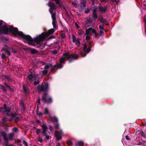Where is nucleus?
I'll list each match as a JSON object with an SVG mask.
<instances>
[{
  "instance_id": "c03bdc74",
  "label": "nucleus",
  "mask_w": 146,
  "mask_h": 146,
  "mask_svg": "<svg viewBox=\"0 0 146 146\" xmlns=\"http://www.w3.org/2000/svg\"><path fill=\"white\" fill-rule=\"evenodd\" d=\"M84 32L82 31H79L78 33V35L80 36L84 34Z\"/></svg>"
},
{
  "instance_id": "49530a36",
  "label": "nucleus",
  "mask_w": 146,
  "mask_h": 146,
  "mask_svg": "<svg viewBox=\"0 0 146 146\" xmlns=\"http://www.w3.org/2000/svg\"><path fill=\"white\" fill-rule=\"evenodd\" d=\"M10 90V91L11 92H13L14 91V90L13 87H11L10 86L8 88Z\"/></svg>"
},
{
  "instance_id": "ea45409f",
  "label": "nucleus",
  "mask_w": 146,
  "mask_h": 146,
  "mask_svg": "<svg viewBox=\"0 0 146 146\" xmlns=\"http://www.w3.org/2000/svg\"><path fill=\"white\" fill-rule=\"evenodd\" d=\"M18 115V114L16 113H14L11 114V116L12 118H13Z\"/></svg>"
},
{
  "instance_id": "8fccbe9b",
  "label": "nucleus",
  "mask_w": 146,
  "mask_h": 146,
  "mask_svg": "<svg viewBox=\"0 0 146 146\" xmlns=\"http://www.w3.org/2000/svg\"><path fill=\"white\" fill-rule=\"evenodd\" d=\"M143 19L144 21V23L145 25H146V16H144L143 17Z\"/></svg>"
},
{
  "instance_id": "6e6d98bb",
  "label": "nucleus",
  "mask_w": 146,
  "mask_h": 146,
  "mask_svg": "<svg viewBox=\"0 0 146 146\" xmlns=\"http://www.w3.org/2000/svg\"><path fill=\"white\" fill-rule=\"evenodd\" d=\"M55 38V37L54 36H50V37H49L48 38V40H50V39H52V38Z\"/></svg>"
},
{
  "instance_id": "4d7b16f0",
  "label": "nucleus",
  "mask_w": 146,
  "mask_h": 146,
  "mask_svg": "<svg viewBox=\"0 0 146 146\" xmlns=\"http://www.w3.org/2000/svg\"><path fill=\"white\" fill-rule=\"evenodd\" d=\"M90 38L89 35H88L86 36V40H90Z\"/></svg>"
},
{
  "instance_id": "de8ad7c7",
  "label": "nucleus",
  "mask_w": 146,
  "mask_h": 146,
  "mask_svg": "<svg viewBox=\"0 0 146 146\" xmlns=\"http://www.w3.org/2000/svg\"><path fill=\"white\" fill-rule=\"evenodd\" d=\"M104 31L103 30H100V36H102L104 34Z\"/></svg>"
},
{
  "instance_id": "69168bd1",
  "label": "nucleus",
  "mask_w": 146,
  "mask_h": 146,
  "mask_svg": "<svg viewBox=\"0 0 146 146\" xmlns=\"http://www.w3.org/2000/svg\"><path fill=\"white\" fill-rule=\"evenodd\" d=\"M54 1H55L56 3L57 4H59L60 3V0H54Z\"/></svg>"
},
{
  "instance_id": "f03ea898",
  "label": "nucleus",
  "mask_w": 146,
  "mask_h": 146,
  "mask_svg": "<svg viewBox=\"0 0 146 146\" xmlns=\"http://www.w3.org/2000/svg\"><path fill=\"white\" fill-rule=\"evenodd\" d=\"M55 31V30L54 29H51L45 33H42L41 34L36 36L35 40L38 42L43 41L47 37L52 34Z\"/></svg>"
},
{
  "instance_id": "f3484780",
  "label": "nucleus",
  "mask_w": 146,
  "mask_h": 146,
  "mask_svg": "<svg viewBox=\"0 0 146 146\" xmlns=\"http://www.w3.org/2000/svg\"><path fill=\"white\" fill-rule=\"evenodd\" d=\"M48 5L49 7H52V9L54 10L56 9V6L54 3H52L51 2H49L48 3Z\"/></svg>"
},
{
  "instance_id": "7c9ffc66",
  "label": "nucleus",
  "mask_w": 146,
  "mask_h": 146,
  "mask_svg": "<svg viewBox=\"0 0 146 146\" xmlns=\"http://www.w3.org/2000/svg\"><path fill=\"white\" fill-rule=\"evenodd\" d=\"M44 113L46 115L49 114V112L48 110V109L47 108H45L44 111Z\"/></svg>"
},
{
  "instance_id": "603ef678",
  "label": "nucleus",
  "mask_w": 146,
  "mask_h": 146,
  "mask_svg": "<svg viewBox=\"0 0 146 146\" xmlns=\"http://www.w3.org/2000/svg\"><path fill=\"white\" fill-rule=\"evenodd\" d=\"M90 9L89 8H87L86 10H85L84 12L85 13H88L90 12Z\"/></svg>"
},
{
  "instance_id": "c85d7f7f",
  "label": "nucleus",
  "mask_w": 146,
  "mask_h": 146,
  "mask_svg": "<svg viewBox=\"0 0 146 146\" xmlns=\"http://www.w3.org/2000/svg\"><path fill=\"white\" fill-rule=\"evenodd\" d=\"M56 124L54 125V127L56 130L58 129H59V125L58 122L56 123Z\"/></svg>"
},
{
  "instance_id": "aec40b11",
  "label": "nucleus",
  "mask_w": 146,
  "mask_h": 146,
  "mask_svg": "<svg viewBox=\"0 0 146 146\" xmlns=\"http://www.w3.org/2000/svg\"><path fill=\"white\" fill-rule=\"evenodd\" d=\"M76 146H84V143L82 141H78L76 143Z\"/></svg>"
},
{
  "instance_id": "c9c22d12",
  "label": "nucleus",
  "mask_w": 146,
  "mask_h": 146,
  "mask_svg": "<svg viewBox=\"0 0 146 146\" xmlns=\"http://www.w3.org/2000/svg\"><path fill=\"white\" fill-rule=\"evenodd\" d=\"M72 41L74 42H76V38L75 36L74 35H73L72 36Z\"/></svg>"
},
{
  "instance_id": "2eb2a0df",
  "label": "nucleus",
  "mask_w": 146,
  "mask_h": 146,
  "mask_svg": "<svg viewBox=\"0 0 146 146\" xmlns=\"http://www.w3.org/2000/svg\"><path fill=\"white\" fill-rule=\"evenodd\" d=\"M99 10L101 13H105L107 10V7L105 6L103 7L102 6L100 5L98 7Z\"/></svg>"
},
{
  "instance_id": "bf43d9fd",
  "label": "nucleus",
  "mask_w": 146,
  "mask_h": 146,
  "mask_svg": "<svg viewBox=\"0 0 146 146\" xmlns=\"http://www.w3.org/2000/svg\"><path fill=\"white\" fill-rule=\"evenodd\" d=\"M99 28L100 29H101V30H104V29L103 27V26H102V25H100L99 27Z\"/></svg>"
},
{
  "instance_id": "7ed1b4c3",
  "label": "nucleus",
  "mask_w": 146,
  "mask_h": 146,
  "mask_svg": "<svg viewBox=\"0 0 146 146\" xmlns=\"http://www.w3.org/2000/svg\"><path fill=\"white\" fill-rule=\"evenodd\" d=\"M19 36L23 39L26 40L28 41V43L30 45L33 46H35V44L33 42L39 43L40 42L36 41L35 40L36 37L34 39H33L31 36L29 35H25L24 34L23 32H20L19 34Z\"/></svg>"
},
{
  "instance_id": "37998d69",
  "label": "nucleus",
  "mask_w": 146,
  "mask_h": 146,
  "mask_svg": "<svg viewBox=\"0 0 146 146\" xmlns=\"http://www.w3.org/2000/svg\"><path fill=\"white\" fill-rule=\"evenodd\" d=\"M19 120V117H16L14 120L15 122H18Z\"/></svg>"
},
{
  "instance_id": "0eeeda50",
  "label": "nucleus",
  "mask_w": 146,
  "mask_h": 146,
  "mask_svg": "<svg viewBox=\"0 0 146 146\" xmlns=\"http://www.w3.org/2000/svg\"><path fill=\"white\" fill-rule=\"evenodd\" d=\"M9 31L15 36L17 35L19 36V33L20 32H22V31H19L17 28L14 27L12 25H11L9 27Z\"/></svg>"
},
{
  "instance_id": "4c0bfd02",
  "label": "nucleus",
  "mask_w": 146,
  "mask_h": 146,
  "mask_svg": "<svg viewBox=\"0 0 146 146\" xmlns=\"http://www.w3.org/2000/svg\"><path fill=\"white\" fill-rule=\"evenodd\" d=\"M61 37L62 38H64L66 37V36L65 33H62L60 35Z\"/></svg>"
},
{
  "instance_id": "79ce46f5",
  "label": "nucleus",
  "mask_w": 146,
  "mask_h": 146,
  "mask_svg": "<svg viewBox=\"0 0 146 146\" xmlns=\"http://www.w3.org/2000/svg\"><path fill=\"white\" fill-rule=\"evenodd\" d=\"M80 39L78 38L76 40V41L77 42V45L79 46L80 45Z\"/></svg>"
},
{
  "instance_id": "412c9836",
  "label": "nucleus",
  "mask_w": 146,
  "mask_h": 146,
  "mask_svg": "<svg viewBox=\"0 0 146 146\" xmlns=\"http://www.w3.org/2000/svg\"><path fill=\"white\" fill-rule=\"evenodd\" d=\"M92 30V27H90L88 29H86V34L87 35L90 34V31H91V30Z\"/></svg>"
},
{
  "instance_id": "e433bc0d",
  "label": "nucleus",
  "mask_w": 146,
  "mask_h": 146,
  "mask_svg": "<svg viewBox=\"0 0 146 146\" xmlns=\"http://www.w3.org/2000/svg\"><path fill=\"white\" fill-rule=\"evenodd\" d=\"M81 3H82L83 6L84 7H85L86 6V2L84 1L81 2Z\"/></svg>"
},
{
  "instance_id": "774afa93",
  "label": "nucleus",
  "mask_w": 146,
  "mask_h": 146,
  "mask_svg": "<svg viewBox=\"0 0 146 146\" xmlns=\"http://www.w3.org/2000/svg\"><path fill=\"white\" fill-rule=\"evenodd\" d=\"M6 58V55H1V58L2 59H5Z\"/></svg>"
},
{
  "instance_id": "864d4df0",
  "label": "nucleus",
  "mask_w": 146,
  "mask_h": 146,
  "mask_svg": "<svg viewBox=\"0 0 146 146\" xmlns=\"http://www.w3.org/2000/svg\"><path fill=\"white\" fill-rule=\"evenodd\" d=\"M52 54H57L58 52L57 50H54L52 51Z\"/></svg>"
},
{
  "instance_id": "58836bf2",
  "label": "nucleus",
  "mask_w": 146,
  "mask_h": 146,
  "mask_svg": "<svg viewBox=\"0 0 146 146\" xmlns=\"http://www.w3.org/2000/svg\"><path fill=\"white\" fill-rule=\"evenodd\" d=\"M53 9H52L51 8H50L49 9V12L51 15L54 14V13H53Z\"/></svg>"
},
{
  "instance_id": "052dcab7",
  "label": "nucleus",
  "mask_w": 146,
  "mask_h": 146,
  "mask_svg": "<svg viewBox=\"0 0 146 146\" xmlns=\"http://www.w3.org/2000/svg\"><path fill=\"white\" fill-rule=\"evenodd\" d=\"M38 141L40 143H42L43 141V139L41 138H40L38 140Z\"/></svg>"
},
{
  "instance_id": "6ab92c4d",
  "label": "nucleus",
  "mask_w": 146,
  "mask_h": 146,
  "mask_svg": "<svg viewBox=\"0 0 146 146\" xmlns=\"http://www.w3.org/2000/svg\"><path fill=\"white\" fill-rule=\"evenodd\" d=\"M41 41H40L39 43L36 42L37 44V45H38V46H36V47H38L40 49H43L44 47L45 46L40 44Z\"/></svg>"
},
{
  "instance_id": "0e129e2a",
  "label": "nucleus",
  "mask_w": 146,
  "mask_h": 146,
  "mask_svg": "<svg viewBox=\"0 0 146 146\" xmlns=\"http://www.w3.org/2000/svg\"><path fill=\"white\" fill-rule=\"evenodd\" d=\"M125 138L127 140H129L130 139L129 138V136L127 135L125 136Z\"/></svg>"
},
{
  "instance_id": "2f4dec72",
  "label": "nucleus",
  "mask_w": 146,
  "mask_h": 146,
  "mask_svg": "<svg viewBox=\"0 0 146 146\" xmlns=\"http://www.w3.org/2000/svg\"><path fill=\"white\" fill-rule=\"evenodd\" d=\"M67 143L68 145L70 146H71L72 145V143L71 141L70 140H68L67 142Z\"/></svg>"
},
{
  "instance_id": "72a5a7b5",
  "label": "nucleus",
  "mask_w": 146,
  "mask_h": 146,
  "mask_svg": "<svg viewBox=\"0 0 146 146\" xmlns=\"http://www.w3.org/2000/svg\"><path fill=\"white\" fill-rule=\"evenodd\" d=\"M31 52L33 54H36L37 53V51L35 50L34 49H32L31 50Z\"/></svg>"
},
{
  "instance_id": "f8f14e48",
  "label": "nucleus",
  "mask_w": 146,
  "mask_h": 146,
  "mask_svg": "<svg viewBox=\"0 0 146 146\" xmlns=\"http://www.w3.org/2000/svg\"><path fill=\"white\" fill-rule=\"evenodd\" d=\"M36 77L37 75H33L32 74H30L28 76V78L30 82L35 80Z\"/></svg>"
},
{
  "instance_id": "1a4fd4ad",
  "label": "nucleus",
  "mask_w": 146,
  "mask_h": 146,
  "mask_svg": "<svg viewBox=\"0 0 146 146\" xmlns=\"http://www.w3.org/2000/svg\"><path fill=\"white\" fill-rule=\"evenodd\" d=\"M56 13H54V14L51 15L52 19V24L53 28H54L56 27V23H57V20L56 17Z\"/></svg>"
},
{
  "instance_id": "6e6552de",
  "label": "nucleus",
  "mask_w": 146,
  "mask_h": 146,
  "mask_svg": "<svg viewBox=\"0 0 146 146\" xmlns=\"http://www.w3.org/2000/svg\"><path fill=\"white\" fill-rule=\"evenodd\" d=\"M9 32V29L5 24L3 26L0 27V35L3 34L7 35L8 34Z\"/></svg>"
},
{
  "instance_id": "393cba45",
  "label": "nucleus",
  "mask_w": 146,
  "mask_h": 146,
  "mask_svg": "<svg viewBox=\"0 0 146 146\" xmlns=\"http://www.w3.org/2000/svg\"><path fill=\"white\" fill-rule=\"evenodd\" d=\"M48 72V71L47 70H44L42 71V74L43 75L45 76Z\"/></svg>"
},
{
  "instance_id": "dca6fc26",
  "label": "nucleus",
  "mask_w": 146,
  "mask_h": 146,
  "mask_svg": "<svg viewBox=\"0 0 146 146\" xmlns=\"http://www.w3.org/2000/svg\"><path fill=\"white\" fill-rule=\"evenodd\" d=\"M50 121L52 122H54L55 123L58 122V120L57 117L56 116H54V117L50 116Z\"/></svg>"
},
{
  "instance_id": "3c124183",
  "label": "nucleus",
  "mask_w": 146,
  "mask_h": 146,
  "mask_svg": "<svg viewBox=\"0 0 146 146\" xmlns=\"http://www.w3.org/2000/svg\"><path fill=\"white\" fill-rule=\"evenodd\" d=\"M40 82L39 81H35L34 82V86H36Z\"/></svg>"
},
{
  "instance_id": "473e14b6",
  "label": "nucleus",
  "mask_w": 146,
  "mask_h": 146,
  "mask_svg": "<svg viewBox=\"0 0 146 146\" xmlns=\"http://www.w3.org/2000/svg\"><path fill=\"white\" fill-rule=\"evenodd\" d=\"M3 49L4 50V51L7 53L8 55H10V53L9 51L7 49L5 48H3Z\"/></svg>"
},
{
  "instance_id": "09e8293b",
  "label": "nucleus",
  "mask_w": 146,
  "mask_h": 146,
  "mask_svg": "<svg viewBox=\"0 0 146 146\" xmlns=\"http://www.w3.org/2000/svg\"><path fill=\"white\" fill-rule=\"evenodd\" d=\"M23 143L25 146H28V145L27 142H26L25 140H23Z\"/></svg>"
},
{
  "instance_id": "338daca9",
  "label": "nucleus",
  "mask_w": 146,
  "mask_h": 146,
  "mask_svg": "<svg viewBox=\"0 0 146 146\" xmlns=\"http://www.w3.org/2000/svg\"><path fill=\"white\" fill-rule=\"evenodd\" d=\"M4 85L7 88H9V86L8 85L7 83L5 82L4 83Z\"/></svg>"
},
{
  "instance_id": "5701e85b",
  "label": "nucleus",
  "mask_w": 146,
  "mask_h": 146,
  "mask_svg": "<svg viewBox=\"0 0 146 146\" xmlns=\"http://www.w3.org/2000/svg\"><path fill=\"white\" fill-rule=\"evenodd\" d=\"M91 44L90 43L89 44V45L86 51V53H88L91 50Z\"/></svg>"
},
{
  "instance_id": "e2e57ef3",
  "label": "nucleus",
  "mask_w": 146,
  "mask_h": 146,
  "mask_svg": "<svg viewBox=\"0 0 146 146\" xmlns=\"http://www.w3.org/2000/svg\"><path fill=\"white\" fill-rule=\"evenodd\" d=\"M111 1L113 2H116L117 3H118L119 1V0H111Z\"/></svg>"
},
{
  "instance_id": "39448f33",
  "label": "nucleus",
  "mask_w": 146,
  "mask_h": 146,
  "mask_svg": "<svg viewBox=\"0 0 146 146\" xmlns=\"http://www.w3.org/2000/svg\"><path fill=\"white\" fill-rule=\"evenodd\" d=\"M49 86L47 82H42L41 85H39L37 86V89L38 92H47L48 93Z\"/></svg>"
},
{
  "instance_id": "4be33fe9",
  "label": "nucleus",
  "mask_w": 146,
  "mask_h": 146,
  "mask_svg": "<svg viewBox=\"0 0 146 146\" xmlns=\"http://www.w3.org/2000/svg\"><path fill=\"white\" fill-rule=\"evenodd\" d=\"M92 22H90L89 21H88L86 22L85 23V26L86 27H88L90 26Z\"/></svg>"
},
{
  "instance_id": "5fc2aeb1",
  "label": "nucleus",
  "mask_w": 146,
  "mask_h": 146,
  "mask_svg": "<svg viewBox=\"0 0 146 146\" xmlns=\"http://www.w3.org/2000/svg\"><path fill=\"white\" fill-rule=\"evenodd\" d=\"M36 115H38L39 116V117H41L42 116L43 114L41 112H40L39 113L37 112Z\"/></svg>"
},
{
  "instance_id": "cd10ccee",
  "label": "nucleus",
  "mask_w": 146,
  "mask_h": 146,
  "mask_svg": "<svg viewBox=\"0 0 146 146\" xmlns=\"http://www.w3.org/2000/svg\"><path fill=\"white\" fill-rule=\"evenodd\" d=\"M12 131L14 133L17 132L19 131V129L17 127H14L12 129Z\"/></svg>"
},
{
  "instance_id": "423d86ee",
  "label": "nucleus",
  "mask_w": 146,
  "mask_h": 146,
  "mask_svg": "<svg viewBox=\"0 0 146 146\" xmlns=\"http://www.w3.org/2000/svg\"><path fill=\"white\" fill-rule=\"evenodd\" d=\"M41 127L42 128V131L41 132L42 134V136H45V138L47 140H48L49 139V136L47 135V133L46 132L48 128L44 124L42 125Z\"/></svg>"
},
{
  "instance_id": "f704fd0d",
  "label": "nucleus",
  "mask_w": 146,
  "mask_h": 146,
  "mask_svg": "<svg viewBox=\"0 0 146 146\" xmlns=\"http://www.w3.org/2000/svg\"><path fill=\"white\" fill-rule=\"evenodd\" d=\"M4 77L5 79L9 81H10L11 80V79L9 76H5Z\"/></svg>"
},
{
  "instance_id": "c756f323",
  "label": "nucleus",
  "mask_w": 146,
  "mask_h": 146,
  "mask_svg": "<svg viewBox=\"0 0 146 146\" xmlns=\"http://www.w3.org/2000/svg\"><path fill=\"white\" fill-rule=\"evenodd\" d=\"M102 23H104L106 25H109V23H108L106 19H104V21L102 22Z\"/></svg>"
},
{
  "instance_id": "a18cd8bd",
  "label": "nucleus",
  "mask_w": 146,
  "mask_h": 146,
  "mask_svg": "<svg viewBox=\"0 0 146 146\" xmlns=\"http://www.w3.org/2000/svg\"><path fill=\"white\" fill-rule=\"evenodd\" d=\"M49 129L50 131H53V129L51 125H49Z\"/></svg>"
},
{
  "instance_id": "f257e3e1",
  "label": "nucleus",
  "mask_w": 146,
  "mask_h": 146,
  "mask_svg": "<svg viewBox=\"0 0 146 146\" xmlns=\"http://www.w3.org/2000/svg\"><path fill=\"white\" fill-rule=\"evenodd\" d=\"M78 55H63L59 60L60 63L52 66V64L48 63L46 64L43 62H40V63L43 65H45L44 67L45 69L47 70L49 68H51L50 70L51 72L53 71H56L58 69H61L63 67L62 64H64L66 61V59L69 60V62L71 63L73 61L76 59H77L79 57Z\"/></svg>"
},
{
  "instance_id": "4468645a",
  "label": "nucleus",
  "mask_w": 146,
  "mask_h": 146,
  "mask_svg": "<svg viewBox=\"0 0 146 146\" xmlns=\"http://www.w3.org/2000/svg\"><path fill=\"white\" fill-rule=\"evenodd\" d=\"M96 9H94L93 11L92 17L94 20L95 21H96V20L98 18V16L97 14L96 13Z\"/></svg>"
},
{
  "instance_id": "680f3d73",
  "label": "nucleus",
  "mask_w": 146,
  "mask_h": 146,
  "mask_svg": "<svg viewBox=\"0 0 146 146\" xmlns=\"http://www.w3.org/2000/svg\"><path fill=\"white\" fill-rule=\"evenodd\" d=\"M69 52H66L63 53V55H69Z\"/></svg>"
},
{
  "instance_id": "9d476101",
  "label": "nucleus",
  "mask_w": 146,
  "mask_h": 146,
  "mask_svg": "<svg viewBox=\"0 0 146 146\" xmlns=\"http://www.w3.org/2000/svg\"><path fill=\"white\" fill-rule=\"evenodd\" d=\"M2 136L3 137V139L5 140V146H6V145H8L9 140L7 137V134L5 132H2Z\"/></svg>"
},
{
  "instance_id": "a211bd4d",
  "label": "nucleus",
  "mask_w": 146,
  "mask_h": 146,
  "mask_svg": "<svg viewBox=\"0 0 146 146\" xmlns=\"http://www.w3.org/2000/svg\"><path fill=\"white\" fill-rule=\"evenodd\" d=\"M14 136L13 133H10L8 135V139L9 140H11L13 139Z\"/></svg>"
},
{
  "instance_id": "a878e982",
  "label": "nucleus",
  "mask_w": 146,
  "mask_h": 146,
  "mask_svg": "<svg viewBox=\"0 0 146 146\" xmlns=\"http://www.w3.org/2000/svg\"><path fill=\"white\" fill-rule=\"evenodd\" d=\"M140 134L143 137L146 138V133H144L143 131H142L140 132Z\"/></svg>"
},
{
  "instance_id": "13d9d810",
  "label": "nucleus",
  "mask_w": 146,
  "mask_h": 146,
  "mask_svg": "<svg viewBox=\"0 0 146 146\" xmlns=\"http://www.w3.org/2000/svg\"><path fill=\"white\" fill-rule=\"evenodd\" d=\"M91 31H92V32L94 34H95L97 33L96 30L94 29H93L92 28V30H91Z\"/></svg>"
},
{
  "instance_id": "20e7f679",
  "label": "nucleus",
  "mask_w": 146,
  "mask_h": 146,
  "mask_svg": "<svg viewBox=\"0 0 146 146\" xmlns=\"http://www.w3.org/2000/svg\"><path fill=\"white\" fill-rule=\"evenodd\" d=\"M42 100L44 103L50 104L53 102L52 98L48 95V93L46 92L43 93L42 95Z\"/></svg>"
},
{
  "instance_id": "bb28decb",
  "label": "nucleus",
  "mask_w": 146,
  "mask_h": 146,
  "mask_svg": "<svg viewBox=\"0 0 146 146\" xmlns=\"http://www.w3.org/2000/svg\"><path fill=\"white\" fill-rule=\"evenodd\" d=\"M0 88L3 90L4 92L7 91V89L5 87H4L3 85H1L0 86Z\"/></svg>"
},
{
  "instance_id": "b1692460",
  "label": "nucleus",
  "mask_w": 146,
  "mask_h": 146,
  "mask_svg": "<svg viewBox=\"0 0 146 146\" xmlns=\"http://www.w3.org/2000/svg\"><path fill=\"white\" fill-rule=\"evenodd\" d=\"M23 90L24 91L25 93H26V94H27L28 92V90L24 84L23 86Z\"/></svg>"
},
{
  "instance_id": "9b49d317",
  "label": "nucleus",
  "mask_w": 146,
  "mask_h": 146,
  "mask_svg": "<svg viewBox=\"0 0 146 146\" xmlns=\"http://www.w3.org/2000/svg\"><path fill=\"white\" fill-rule=\"evenodd\" d=\"M3 108L5 112L7 113V115H9V113L11 111V108L9 107H7L6 104H5L3 105Z\"/></svg>"
},
{
  "instance_id": "ddd939ff",
  "label": "nucleus",
  "mask_w": 146,
  "mask_h": 146,
  "mask_svg": "<svg viewBox=\"0 0 146 146\" xmlns=\"http://www.w3.org/2000/svg\"><path fill=\"white\" fill-rule=\"evenodd\" d=\"M59 131H55V136L56 137V139L57 140H60L62 139V137Z\"/></svg>"
},
{
  "instance_id": "a19ab883",
  "label": "nucleus",
  "mask_w": 146,
  "mask_h": 146,
  "mask_svg": "<svg viewBox=\"0 0 146 146\" xmlns=\"http://www.w3.org/2000/svg\"><path fill=\"white\" fill-rule=\"evenodd\" d=\"M40 132V129L37 128L36 130V133L37 134L39 135Z\"/></svg>"
}]
</instances>
